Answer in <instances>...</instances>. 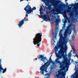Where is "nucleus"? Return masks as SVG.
Segmentation results:
<instances>
[{"label":"nucleus","instance_id":"obj_1","mask_svg":"<svg viewBox=\"0 0 78 78\" xmlns=\"http://www.w3.org/2000/svg\"><path fill=\"white\" fill-rule=\"evenodd\" d=\"M59 41L62 43L60 45V50L58 52V54L57 53L58 51V46H55V47L54 49L55 50V54L56 57H57L55 61L59 60L60 59H62V57L64 56V53L65 51L67 50V48L66 46H65V48L63 47L64 45L67 43V41L62 40V41H61V40H59Z\"/></svg>","mask_w":78,"mask_h":78},{"label":"nucleus","instance_id":"obj_2","mask_svg":"<svg viewBox=\"0 0 78 78\" xmlns=\"http://www.w3.org/2000/svg\"><path fill=\"white\" fill-rule=\"evenodd\" d=\"M42 33H38L37 34L35 35V37L33 39V42L34 45L37 44V47H38L40 46V44H41V40H42Z\"/></svg>","mask_w":78,"mask_h":78},{"label":"nucleus","instance_id":"obj_3","mask_svg":"<svg viewBox=\"0 0 78 78\" xmlns=\"http://www.w3.org/2000/svg\"><path fill=\"white\" fill-rule=\"evenodd\" d=\"M70 27L68 26V27H67L66 29H65V31L64 32V37L62 36L63 34H62V29L60 31L59 33V36H60L59 40H60L61 42H62V40L67 41H68V40L67 39V34L69 32V31L70 30Z\"/></svg>","mask_w":78,"mask_h":78},{"label":"nucleus","instance_id":"obj_4","mask_svg":"<svg viewBox=\"0 0 78 78\" xmlns=\"http://www.w3.org/2000/svg\"><path fill=\"white\" fill-rule=\"evenodd\" d=\"M40 57H39V59H40V61H42L43 62H44L45 63L46 61H47L46 63H45L44 65H45V66H46V67H47V69H48V66H49L50 64L51 63V62H50L46 66V64H47V63H48L49 62V61L47 59V58L46 57H44V55H39Z\"/></svg>","mask_w":78,"mask_h":78},{"label":"nucleus","instance_id":"obj_5","mask_svg":"<svg viewBox=\"0 0 78 78\" xmlns=\"http://www.w3.org/2000/svg\"><path fill=\"white\" fill-rule=\"evenodd\" d=\"M24 9L25 11H26V13H27V14H31V12H33V11L36 10V8L35 7H34L33 8L31 9V6L28 4H27V5L26 6V7H25Z\"/></svg>","mask_w":78,"mask_h":78},{"label":"nucleus","instance_id":"obj_6","mask_svg":"<svg viewBox=\"0 0 78 78\" xmlns=\"http://www.w3.org/2000/svg\"><path fill=\"white\" fill-rule=\"evenodd\" d=\"M67 60H68V59L67 58H65L64 59V61L61 62H60L58 60L57 61H55V62H56L58 64H59L60 67L61 68H62V66H64L65 64V65H67V63L69 64V63L67 62Z\"/></svg>","mask_w":78,"mask_h":78},{"label":"nucleus","instance_id":"obj_7","mask_svg":"<svg viewBox=\"0 0 78 78\" xmlns=\"http://www.w3.org/2000/svg\"><path fill=\"white\" fill-rule=\"evenodd\" d=\"M40 70L41 71L40 73H41L43 75H44V71L45 72H46V73L48 72V71L47 70V67H46V66H45V65H44L41 67Z\"/></svg>","mask_w":78,"mask_h":78},{"label":"nucleus","instance_id":"obj_8","mask_svg":"<svg viewBox=\"0 0 78 78\" xmlns=\"http://www.w3.org/2000/svg\"><path fill=\"white\" fill-rule=\"evenodd\" d=\"M67 12H69V15L70 16V18H71L73 20H75L74 18V14L73 13V12L72 10H70V8H68V10H67Z\"/></svg>","mask_w":78,"mask_h":78},{"label":"nucleus","instance_id":"obj_9","mask_svg":"<svg viewBox=\"0 0 78 78\" xmlns=\"http://www.w3.org/2000/svg\"><path fill=\"white\" fill-rule=\"evenodd\" d=\"M75 69L76 71L74 74L75 75V76L73 74L71 75V78H78V67L75 68Z\"/></svg>","mask_w":78,"mask_h":78},{"label":"nucleus","instance_id":"obj_10","mask_svg":"<svg viewBox=\"0 0 78 78\" xmlns=\"http://www.w3.org/2000/svg\"><path fill=\"white\" fill-rule=\"evenodd\" d=\"M49 11V13H51L52 12H54L55 11L57 12L56 14H60V12H61V10L57 9L56 7H54V9H52V10H50Z\"/></svg>","mask_w":78,"mask_h":78},{"label":"nucleus","instance_id":"obj_11","mask_svg":"<svg viewBox=\"0 0 78 78\" xmlns=\"http://www.w3.org/2000/svg\"><path fill=\"white\" fill-rule=\"evenodd\" d=\"M39 16L40 17V18H42V19H44V20L46 21V22H47V20H49V19H50L49 17H48V16L45 14L43 16L41 15H39Z\"/></svg>","mask_w":78,"mask_h":78},{"label":"nucleus","instance_id":"obj_12","mask_svg":"<svg viewBox=\"0 0 78 78\" xmlns=\"http://www.w3.org/2000/svg\"><path fill=\"white\" fill-rule=\"evenodd\" d=\"M26 19V17H25L24 19L22 20L21 21H20L18 23V25L19 26V27L20 28L23 25V23H24V22H25V20Z\"/></svg>","mask_w":78,"mask_h":78},{"label":"nucleus","instance_id":"obj_13","mask_svg":"<svg viewBox=\"0 0 78 78\" xmlns=\"http://www.w3.org/2000/svg\"><path fill=\"white\" fill-rule=\"evenodd\" d=\"M69 64L67 63L66 65L64 66H63L62 68L60 66V68L62 70H64L65 69V68H66V71H68L69 70Z\"/></svg>","mask_w":78,"mask_h":78},{"label":"nucleus","instance_id":"obj_14","mask_svg":"<svg viewBox=\"0 0 78 78\" xmlns=\"http://www.w3.org/2000/svg\"><path fill=\"white\" fill-rule=\"evenodd\" d=\"M1 62H2V59H0V72H2V70H3L2 71L3 73H4L5 72H6V68H5L4 69L2 67V65L1 64Z\"/></svg>","mask_w":78,"mask_h":78},{"label":"nucleus","instance_id":"obj_15","mask_svg":"<svg viewBox=\"0 0 78 78\" xmlns=\"http://www.w3.org/2000/svg\"><path fill=\"white\" fill-rule=\"evenodd\" d=\"M66 12L67 10H65L64 11V12H62V14H63V17H67V15H66V14L67 13Z\"/></svg>","mask_w":78,"mask_h":78},{"label":"nucleus","instance_id":"obj_16","mask_svg":"<svg viewBox=\"0 0 78 78\" xmlns=\"http://www.w3.org/2000/svg\"><path fill=\"white\" fill-rule=\"evenodd\" d=\"M51 2H50L52 3V5H55V3L56 4L58 3V1L56 0H53V1H51Z\"/></svg>","mask_w":78,"mask_h":78},{"label":"nucleus","instance_id":"obj_17","mask_svg":"<svg viewBox=\"0 0 78 78\" xmlns=\"http://www.w3.org/2000/svg\"><path fill=\"white\" fill-rule=\"evenodd\" d=\"M52 37H53L54 38L55 37H56V36L57 35V33H55H55H54V32L53 31V30H52Z\"/></svg>","mask_w":78,"mask_h":78},{"label":"nucleus","instance_id":"obj_18","mask_svg":"<svg viewBox=\"0 0 78 78\" xmlns=\"http://www.w3.org/2000/svg\"><path fill=\"white\" fill-rule=\"evenodd\" d=\"M43 10V8H42V6L41 7V8L40 9V15H42V14H44V12H42V10Z\"/></svg>","mask_w":78,"mask_h":78},{"label":"nucleus","instance_id":"obj_19","mask_svg":"<svg viewBox=\"0 0 78 78\" xmlns=\"http://www.w3.org/2000/svg\"><path fill=\"white\" fill-rule=\"evenodd\" d=\"M54 22L56 24H58L59 22V19L57 18Z\"/></svg>","mask_w":78,"mask_h":78},{"label":"nucleus","instance_id":"obj_20","mask_svg":"<svg viewBox=\"0 0 78 78\" xmlns=\"http://www.w3.org/2000/svg\"><path fill=\"white\" fill-rule=\"evenodd\" d=\"M55 31L56 33L58 32V27L56 26L55 28Z\"/></svg>","mask_w":78,"mask_h":78},{"label":"nucleus","instance_id":"obj_21","mask_svg":"<svg viewBox=\"0 0 78 78\" xmlns=\"http://www.w3.org/2000/svg\"><path fill=\"white\" fill-rule=\"evenodd\" d=\"M44 8L45 9H49V11H50V7H49V6H48V7H47L46 6L44 7Z\"/></svg>","mask_w":78,"mask_h":78},{"label":"nucleus","instance_id":"obj_22","mask_svg":"<svg viewBox=\"0 0 78 78\" xmlns=\"http://www.w3.org/2000/svg\"><path fill=\"white\" fill-rule=\"evenodd\" d=\"M49 62H53V60L51 59V58L50 57V58H49Z\"/></svg>","mask_w":78,"mask_h":78},{"label":"nucleus","instance_id":"obj_23","mask_svg":"<svg viewBox=\"0 0 78 78\" xmlns=\"http://www.w3.org/2000/svg\"><path fill=\"white\" fill-rule=\"evenodd\" d=\"M72 26V24L70 23L69 24V25L68 27L70 28V27H71Z\"/></svg>","mask_w":78,"mask_h":78},{"label":"nucleus","instance_id":"obj_24","mask_svg":"<svg viewBox=\"0 0 78 78\" xmlns=\"http://www.w3.org/2000/svg\"><path fill=\"white\" fill-rule=\"evenodd\" d=\"M73 54H75V49L74 48H73Z\"/></svg>","mask_w":78,"mask_h":78},{"label":"nucleus","instance_id":"obj_25","mask_svg":"<svg viewBox=\"0 0 78 78\" xmlns=\"http://www.w3.org/2000/svg\"><path fill=\"white\" fill-rule=\"evenodd\" d=\"M69 6H73L74 5L73 4V3H72V4H69Z\"/></svg>","mask_w":78,"mask_h":78},{"label":"nucleus","instance_id":"obj_26","mask_svg":"<svg viewBox=\"0 0 78 78\" xmlns=\"http://www.w3.org/2000/svg\"><path fill=\"white\" fill-rule=\"evenodd\" d=\"M26 16L27 17H28V14L27 13V12H26Z\"/></svg>","mask_w":78,"mask_h":78},{"label":"nucleus","instance_id":"obj_27","mask_svg":"<svg viewBox=\"0 0 78 78\" xmlns=\"http://www.w3.org/2000/svg\"><path fill=\"white\" fill-rule=\"evenodd\" d=\"M66 6H69V4L67 2H66Z\"/></svg>","mask_w":78,"mask_h":78},{"label":"nucleus","instance_id":"obj_28","mask_svg":"<svg viewBox=\"0 0 78 78\" xmlns=\"http://www.w3.org/2000/svg\"><path fill=\"white\" fill-rule=\"evenodd\" d=\"M46 12L47 13V14H48L50 13V12L49 11V12L48 11H47Z\"/></svg>","mask_w":78,"mask_h":78},{"label":"nucleus","instance_id":"obj_29","mask_svg":"<svg viewBox=\"0 0 78 78\" xmlns=\"http://www.w3.org/2000/svg\"><path fill=\"white\" fill-rule=\"evenodd\" d=\"M74 33H75V34L76 33V30L75 29H74Z\"/></svg>","mask_w":78,"mask_h":78},{"label":"nucleus","instance_id":"obj_30","mask_svg":"<svg viewBox=\"0 0 78 78\" xmlns=\"http://www.w3.org/2000/svg\"><path fill=\"white\" fill-rule=\"evenodd\" d=\"M70 60H69L67 61V62H68V63L69 64V63H70Z\"/></svg>","mask_w":78,"mask_h":78},{"label":"nucleus","instance_id":"obj_31","mask_svg":"<svg viewBox=\"0 0 78 78\" xmlns=\"http://www.w3.org/2000/svg\"><path fill=\"white\" fill-rule=\"evenodd\" d=\"M23 0H20V2H22V1H23ZM27 0V2H28V0Z\"/></svg>","mask_w":78,"mask_h":78},{"label":"nucleus","instance_id":"obj_32","mask_svg":"<svg viewBox=\"0 0 78 78\" xmlns=\"http://www.w3.org/2000/svg\"><path fill=\"white\" fill-rule=\"evenodd\" d=\"M68 56H71V53H69V54H68Z\"/></svg>","mask_w":78,"mask_h":78},{"label":"nucleus","instance_id":"obj_33","mask_svg":"<svg viewBox=\"0 0 78 78\" xmlns=\"http://www.w3.org/2000/svg\"><path fill=\"white\" fill-rule=\"evenodd\" d=\"M74 9H75V11L76 12V10L77 9H76V8H74Z\"/></svg>","mask_w":78,"mask_h":78},{"label":"nucleus","instance_id":"obj_34","mask_svg":"<svg viewBox=\"0 0 78 78\" xmlns=\"http://www.w3.org/2000/svg\"><path fill=\"white\" fill-rule=\"evenodd\" d=\"M49 75V73H47L45 74V76H47V75Z\"/></svg>","mask_w":78,"mask_h":78},{"label":"nucleus","instance_id":"obj_35","mask_svg":"<svg viewBox=\"0 0 78 78\" xmlns=\"http://www.w3.org/2000/svg\"><path fill=\"white\" fill-rule=\"evenodd\" d=\"M65 27H66V25H65L64 26H63L62 27V29H64V28H65Z\"/></svg>","mask_w":78,"mask_h":78},{"label":"nucleus","instance_id":"obj_36","mask_svg":"<svg viewBox=\"0 0 78 78\" xmlns=\"http://www.w3.org/2000/svg\"><path fill=\"white\" fill-rule=\"evenodd\" d=\"M71 62H73V59H72V61H71Z\"/></svg>","mask_w":78,"mask_h":78},{"label":"nucleus","instance_id":"obj_37","mask_svg":"<svg viewBox=\"0 0 78 78\" xmlns=\"http://www.w3.org/2000/svg\"><path fill=\"white\" fill-rule=\"evenodd\" d=\"M78 55H77V54H76L75 55V56L76 57Z\"/></svg>","mask_w":78,"mask_h":78},{"label":"nucleus","instance_id":"obj_38","mask_svg":"<svg viewBox=\"0 0 78 78\" xmlns=\"http://www.w3.org/2000/svg\"><path fill=\"white\" fill-rule=\"evenodd\" d=\"M72 50H71V51H70V52L69 53H71L72 52Z\"/></svg>","mask_w":78,"mask_h":78},{"label":"nucleus","instance_id":"obj_39","mask_svg":"<svg viewBox=\"0 0 78 78\" xmlns=\"http://www.w3.org/2000/svg\"><path fill=\"white\" fill-rule=\"evenodd\" d=\"M76 5H77V6H78V3H76Z\"/></svg>","mask_w":78,"mask_h":78},{"label":"nucleus","instance_id":"obj_40","mask_svg":"<svg viewBox=\"0 0 78 78\" xmlns=\"http://www.w3.org/2000/svg\"><path fill=\"white\" fill-rule=\"evenodd\" d=\"M62 5L63 6H65V4H64Z\"/></svg>","mask_w":78,"mask_h":78},{"label":"nucleus","instance_id":"obj_41","mask_svg":"<svg viewBox=\"0 0 78 78\" xmlns=\"http://www.w3.org/2000/svg\"><path fill=\"white\" fill-rule=\"evenodd\" d=\"M27 19V21H28L29 20L28 19V18H26V20Z\"/></svg>","mask_w":78,"mask_h":78},{"label":"nucleus","instance_id":"obj_42","mask_svg":"<svg viewBox=\"0 0 78 78\" xmlns=\"http://www.w3.org/2000/svg\"><path fill=\"white\" fill-rule=\"evenodd\" d=\"M74 41H73V44H74Z\"/></svg>","mask_w":78,"mask_h":78},{"label":"nucleus","instance_id":"obj_43","mask_svg":"<svg viewBox=\"0 0 78 78\" xmlns=\"http://www.w3.org/2000/svg\"><path fill=\"white\" fill-rule=\"evenodd\" d=\"M45 5H47V2H45Z\"/></svg>","mask_w":78,"mask_h":78},{"label":"nucleus","instance_id":"obj_44","mask_svg":"<svg viewBox=\"0 0 78 78\" xmlns=\"http://www.w3.org/2000/svg\"><path fill=\"white\" fill-rule=\"evenodd\" d=\"M37 58H35V60H37Z\"/></svg>","mask_w":78,"mask_h":78},{"label":"nucleus","instance_id":"obj_45","mask_svg":"<svg viewBox=\"0 0 78 78\" xmlns=\"http://www.w3.org/2000/svg\"><path fill=\"white\" fill-rule=\"evenodd\" d=\"M72 41H74V39H73Z\"/></svg>","mask_w":78,"mask_h":78},{"label":"nucleus","instance_id":"obj_46","mask_svg":"<svg viewBox=\"0 0 78 78\" xmlns=\"http://www.w3.org/2000/svg\"><path fill=\"white\" fill-rule=\"evenodd\" d=\"M65 2H67V0H66Z\"/></svg>","mask_w":78,"mask_h":78},{"label":"nucleus","instance_id":"obj_47","mask_svg":"<svg viewBox=\"0 0 78 78\" xmlns=\"http://www.w3.org/2000/svg\"><path fill=\"white\" fill-rule=\"evenodd\" d=\"M51 56H52V55H51L50 57H51Z\"/></svg>","mask_w":78,"mask_h":78},{"label":"nucleus","instance_id":"obj_48","mask_svg":"<svg viewBox=\"0 0 78 78\" xmlns=\"http://www.w3.org/2000/svg\"><path fill=\"white\" fill-rule=\"evenodd\" d=\"M42 6H43V7H44V5H42Z\"/></svg>","mask_w":78,"mask_h":78},{"label":"nucleus","instance_id":"obj_49","mask_svg":"<svg viewBox=\"0 0 78 78\" xmlns=\"http://www.w3.org/2000/svg\"><path fill=\"white\" fill-rule=\"evenodd\" d=\"M70 34H71V32H70Z\"/></svg>","mask_w":78,"mask_h":78},{"label":"nucleus","instance_id":"obj_50","mask_svg":"<svg viewBox=\"0 0 78 78\" xmlns=\"http://www.w3.org/2000/svg\"><path fill=\"white\" fill-rule=\"evenodd\" d=\"M76 57L77 58H78V56Z\"/></svg>","mask_w":78,"mask_h":78},{"label":"nucleus","instance_id":"obj_51","mask_svg":"<svg viewBox=\"0 0 78 78\" xmlns=\"http://www.w3.org/2000/svg\"><path fill=\"white\" fill-rule=\"evenodd\" d=\"M68 78V76H67V78Z\"/></svg>","mask_w":78,"mask_h":78},{"label":"nucleus","instance_id":"obj_52","mask_svg":"<svg viewBox=\"0 0 78 78\" xmlns=\"http://www.w3.org/2000/svg\"><path fill=\"white\" fill-rule=\"evenodd\" d=\"M70 64H71V63L69 64V66H70Z\"/></svg>","mask_w":78,"mask_h":78},{"label":"nucleus","instance_id":"obj_53","mask_svg":"<svg viewBox=\"0 0 78 78\" xmlns=\"http://www.w3.org/2000/svg\"><path fill=\"white\" fill-rule=\"evenodd\" d=\"M43 22V21H42L41 22Z\"/></svg>","mask_w":78,"mask_h":78}]
</instances>
